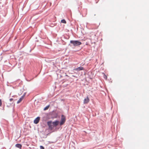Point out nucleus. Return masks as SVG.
Returning <instances> with one entry per match:
<instances>
[{"label":"nucleus","mask_w":149,"mask_h":149,"mask_svg":"<svg viewBox=\"0 0 149 149\" xmlns=\"http://www.w3.org/2000/svg\"><path fill=\"white\" fill-rule=\"evenodd\" d=\"M70 43L73 45L74 46L79 45L81 44V42L77 40H71Z\"/></svg>","instance_id":"f257e3e1"},{"label":"nucleus","mask_w":149,"mask_h":149,"mask_svg":"<svg viewBox=\"0 0 149 149\" xmlns=\"http://www.w3.org/2000/svg\"><path fill=\"white\" fill-rule=\"evenodd\" d=\"M65 120L66 119L65 116L62 115L61 116V118L60 123V125H63L65 122Z\"/></svg>","instance_id":"f03ea898"},{"label":"nucleus","mask_w":149,"mask_h":149,"mask_svg":"<svg viewBox=\"0 0 149 149\" xmlns=\"http://www.w3.org/2000/svg\"><path fill=\"white\" fill-rule=\"evenodd\" d=\"M47 124L49 127V129L52 130L54 127V125L52 123V121H48L47 122Z\"/></svg>","instance_id":"7ed1b4c3"},{"label":"nucleus","mask_w":149,"mask_h":149,"mask_svg":"<svg viewBox=\"0 0 149 149\" xmlns=\"http://www.w3.org/2000/svg\"><path fill=\"white\" fill-rule=\"evenodd\" d=\"M90 100L88 97L85 98L84 101V104H87L89 102Z\"/></svg>","instance_id":"20e7f679"},{"label":"nucleus","mask_w":149,"mask_h":149,"mask_svg":"<svg viewBox=\"0 0 149 149\" xmlns=\"http://www.w3.org/2000/svg\"><path fill=\"white\" fill-rule=\"evenodd\" d=\"M40 117H38L36 118L34 121V123L36 124H37L39 122L40 120Z\"/></svg>","instance_id":"39448f33"},{"label":"nucleus","mask_w":149,"mask_h":149,"mask_svg":"<svg viewBox=\"0 0 149 149\" xmlns=\"http://www.w3.org/2000/svg\"><path fill=\"white\" fill-rule=\"evenodd\" d=\"M84 70L83 68L82 67H79L78 68H75L74 69V70H76V71H80V70Z\"/></svg>","instance_id":"423d86ee"},{"label":"nucleus","mask_w":149,"mask_h":149,"mask_svg":"<svg viewBox=\"0 0 149 149\" xmlns=\"http://www.w3.org/2000/svg\"><path fill=\"white\" fill-rule=\"evenodd\" d=\"M59 122V121H56L54 122H52V123L53 125H54V127L57 126L58 125Z\"/></svg>","instance_id":"0eeeda50"},{"label":"nucleus","mask_w":149,"mask_h":149,"mask_svg":"<svg viewBox=\"0 0 149 149\" xmlns=\"http://www.w3.org/2000/svg\"><path fill=\"white\" fill-rule=\"evenodd\" d=\"M24 96H22L18 100L17 102V104H19V103H20L23 100V99L24 98Z\"/></svg>","instance_id":"6e6552de"},{"label":"nucleus","mask_w":149,"mask_h":149,"mask_svg":"<svg viewBox=\"0 0 149 149\" xmlns=\"http://www.w3.org/2000/svg\"><path fill=\"white\" fill-rule=\"evenodd\" d=\"M15 146L18 148H21L22 147V145L21 144H16Z\"/></svg>","instance_id":"1a4fd4ad"},{"label":"nucleus","mask_w":149,"mask_h":149,"mask_svg":"<svg viewBox=\"0 0 149 149\" xmlns=\"http://www.w3.org/2000/svg\"><path fill=\"white\" fill-rule=\"evenodd\" d=\"M49 105H48V106H46V107H45L44 108V110L45 111V110H46L48 109L49 108Z\"/></svg>","instance_id":"9d476101"},{"label":"nucleus","mask_w":149,"mask_h":149,"mask_svg":"<svg viewBox=\"0 0 149 149\" xmlns=\"http://www.w3.org/2000/svg\"><path fill=\"white\" fill-rule=\"evenodd\" d=\"M61 23L65 24L66 23V22L65 19H62L61 21Z\"/></svg>","instance_id":"9b49d317"},{"label":"nucleus","mask_w":149,"mask_h":149,"mask_svg":"<svg viewBox=\"0 0 149 149\" xmlns=\"http://www.w3.org/2000/svg\"><path fill=\"white\" fill-rule=\"evenodd\" d=\"M104 79H107V76H106V75L105 74H104Z\"/></svg>","instance_id":"f8f14e48"},{"label":"nucleus","mask_w":149,"mask_h":149,"mask_svg":"<svg viewBox=\"0 0 149 149\" xmlns=\"http://www.w3.org/2000/svg\"><path fill=\"white\" fill-rule=\"evenodd\" d=\"M2 105V103L1 100L0 99V106L1 107Z\"/></svg>","instance_id":"ddd939ff"},{"label":"nucleus","mask_w":149,"mask_h":149,"mask_svg":"<svg viewBox=\"0 0 149 149\" xmlns=\"http://www.w3.org/2000/svg\"><path fill=\"white\" fill-rule=\"evenodd\" d=\"M40 149H44V147L42 146H40Z\"/></svg>","instance_id":"4468645a"},{"label":"nucleus","mask_w":149,"mask_h":149,"mask_svg":"<svg viewBox=\"0 0 149 149\" xmlns=\"http://www.w3.org/2000/svg\"><path fill=\"white\" fill-rule=\"evenodd\" d=\"M13 98H10V101H13Z\"/></svg>","instance_id":"2eb2a0df"}]
</instances>
